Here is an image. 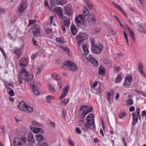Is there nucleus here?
Segmentation results:
<instances>
[{
	"mask_svg": "<svg viewBox=\"0 0 146 146\" xmlns=\"http://www.w3.org/2000/svg\"><path fill=\"white\" fill-rule=\"evenodd\" d=\"M87 121L85 124V127L87 129H90L94 128L95 126L94 115L92 113L89 114L86 117Z\"/></svg>",
	"mask_w": 146,
	"mask_h": 146,
	"instance_id": "nucleus-1",
	"label": "nucleus"
},
{
	"mask_svg": "<svg viewBox=\"0 0 146 146\" xmlns=\"http://www.w3.org/2000/svg\"><path fill=\"white\" fill-rule=\"evenodd\" d=\"M62 67L65 69H66L68 68L70 70L72 71H75L77 70L76 66L74 62H71L70 60L65 61L64 62Z\"/></svg>",
	"mask_w": 146,
	"mask_h": 146,
	"instance_id": "nucleus-2",
	"label": "nucleus"
},
{
	"mask_svg": "<svg viewBox=\"0 0 146 146\" xmlns=\"http://www.w3.org/2000/svg\"><path fill=\"white\" fill-rule=\"evenodd\" d=\"M18 108L20 110L27 111L28 112H31L33 111V109L32 107H31L23 102H21L19 103Z\"/></svg>",
	"mask_w": 146,
	"mask_h": 146,
	"instance_id": "nucleus-3",
	"label": "nucleus"
},
{
	"mask_svg": "<svg viewBox=\"0 0 146 146\" xmlns=\"http://www.w3.org/2000/svg\"><path fill=\"white\" fill-rule=\"evenodd\" d=\"M88 36L86 33H84L82 32H80L76 36V39L77 40L78 45L79 46H81L83 43V42Z\"/></svg>",
	"mask_w": 146,
	"mask_h": 146,
	"instance_id": "nucleus-4",
	"label": "nucleus"
},
{
	"mask_svg": "<svg viewBox=\"0 0 146 146\" xmlns=\"http://www.w3.org/2000/svg\"><path fill=\"white\" fill-rule=\"evenodd\" d=\"M92 109L91 107H88V106L82 105L80 107L79 113H81L86 116L88 113L92 111Z\"/></svg>",
	"mask_w": 146,
	"mask_h": 146,
	"instance_id": "nucleus-5",
	"label": "nucleus"
},
{
	"mask_svg": "<svg viewBox=\"0 0 146 146\" xmlns=\"http://www.w3.org/2000/svg\"><path fill=\"white\" fill-rule=\"evenodd\" d=\"M103 48V46L101 44L99 46H96L95 44L92 45V49L93 52L96 54H99L101 53L102 51Z\"/></svg>",
	"mask_w": 146,
	"mask_h": 146,
	"instance_id": "nucleus-6",
	"label": "nucleus"
},
{
	"mask_svg": "<svg viewBox=\"0 0 146 146\" xmlns=\"http://www.w3.org/2000/svg\"><path fill=\"white\" fill-rule=\"evenodd\" d=\"M40 28L38 27L36 24H35L34 25V28L33 29V33L34 36L35 37H37L40 34Z\"/></svg>",
	"mask_w": 146,
	"mask_h": 146,
	"instance_id": "nucleus-7",
	"label": "nucleus"
},
{
	"mask_svg": "<svg viewBox=\"0 0 146 146\" xmlns=\"http://www.w3.org/2000/svg\"><path fill=\"white\" fill-rule=\"evenodd\" d=\"M52 5H63L66 2V0H50Z\"/></svg>",
	"mask_w": 146,
	"mask_h": 146,
	"instance_id": "nucleus-8",
	"label": "nucleus"
},
{
	"mask_svg": "<svg viewBox=\"0 0 146 146\" xmlns=\"http://www.w3.org/2000/svg\"><path fill=\"white\" fill-rule=\"evenodd\" d=\"M88 21L90 25L94 24L96 21V19L94 15L92 13L89 14L88 16Z\"/></svg>",
	"mask_w": 146,
	"mask_h": 146,
	"instance_id": "nucleus-9",
	"label": "nucleus"
},
{
	"mask_svg": "<svg viewBox=\"0 0 146 146\" xmlns=\"http://www.w3.org/2000/svg\"><path fill=\"white\" fill-rule=\"evenodd\" d=\"M72 6L70 4H68L64 7L65 13L69 16L71 15L72 13Z\"/></svg>",
	"mask_w": 146,
	"mask_h": 146,
	"instance_id": "nucleus-10",
	"label": "nucleus"
},
{
	"mask_svg": "<svg viewBox=\"0 0 146 146\" xmlns=\"http://www.w3.org/2000/svg\"><path fill=\"white\" fill-rule=\"evenodd\" d=\"M84 18V17L83 15H78L75 18L76 23L78 25L81 24L82 22H83Z\"/></svg>",
	"mask_w": 146,
	"mask_h": 146,
	"instance_id": "nucleus-11",
	"label": "nucleus"
},
{
	"mask_svg": "<svg viewBox=\"0 0 146 146\" xmlns=\"http://www.w3.org/2000/svg\"><path fill=\"white\" fill-rule=\"evenodd\" d=\"M33 77L32 75L30 74L29 73H28L26 75H25V76H23L22 78L27 82H30L33 80Z\"/></svg>",
	"mask_w": 146,
	"mask_h": 146,
	"instance_id": "nucleus-12",
	"label": "nucleus"
},
{
	"mask_svg": "<svg viewBox=\"0 0 146 146\" xmlns=\"http://www.w3.org/2000/svg\"><path fill=\"white\" fill-rule=\"evenodd\" d=\"M29 127L31 129H33V131L35 133L37 134L38 133H43V130L41 128L35 127H31V125H30Z\"/></svg>",
	"mask_w": 146,
	"mask_h": 146,
	"instance_id": "nucleus-13",
	"label": "nucleus"
},
{
	"mask_svg": "<svg viewBox=\"0 0 146 146\" xmlns=\"http://www.w3.org/2000/svg\"><path fill=\"white\" fill-rule=\"evenodd\" d=\"M13 143L14 146H22L21 139L18 137L14 138Z\"/></svg>",
	"mask_w": 146,
	"mask_h": 146,
	"instance_id": "nucleus-14",
	"label": "nucleus"
},
{
	"mask_svg": "<svg viewBox=\"0 0 146 146\" xmlns=\"http://www.w3.org/2000/svg\"><path fill=\"white\" fill-rule=\"evenodd\" d=\"M27 139L28 141L32 143H34L36 141L34 139L33 135L32 133L28 134L27 137Z\"/></svg>",
	"mask_w": 146,
	"mask_h": 146,
	"instance_id": "nucleus-15",
	"label": "nucleus"
},
{
	"mask_svg": "<svg viewBox=\"0 0 146 146\" xmlns=\"http://www.w3.org/2000/svg\"><path fill=\"white\" fill-rule=\"evenodd\" d=\"M13 52L17 55V58H19L21 56L22 53V50L21 49L16 48L14 49Z\"/></svg>",
	"mask_w": 146,
	"mask_h": 146,
	"instance_id": "nucleus-16",
	"label": "nucleus"
},
{
	"mask_svg": "<svg viewBox=\"0 0 146 146\" xmlns=\"http://www.w3.org/2000/svg\"><path fill=\"white\" fill-rule=\"evenodd\" d=\"M27 5V3L26 2H24L21 3L19 5L20 7L19 8V11L22 13L25 11Z\"/></svg>",
	"mask_w": 146,
	"mask_h": 146,
	"instance_id": "nucleus-17",
	"label": "nucleus"
},
{
	"mask_svg": "<svg viewBox=\"0 0 146 146\" xmlns=\"http://www.w3.org/2000/svg\"><path fill=\"white\" fill-rule=\"evenodd\" d=\"M20 66H26L28 64V62L25 58H22L19 61Z\"/></svg>",
	"mask_w": 146,
	"mask_h": 146,
	"instance_id": "nucleus-18",
	"label": "nucleus"
},
{
	"mask_svg": "<svg viewBox=\"0 0 146 146\" xmlns=\"http://www.w3.org/2000/svg\"><path fill=\"white\" fill-rule=\"evenodd\" d=\"M138 116L135 113H133V122L132 123L133 125H135L136 123L137 122Z\"/></svg>",
	"mask_w": 146,
	"mask_h": 146,
	"instance_id": "nucleus-19",
	"label": "nucleus"
},
{
	"mask_svg": "<svg viewBox=\"0 0 146 146\" xmlns=\"http://www.w3.org/2000/svg\"><path fill=\"white\" fill-rule=\"evenodd\" d=\"M63 18V22L64 25L67 27H69L70 23V20L64 17Z\"/></svg>",
	"mask_w": 146,
	"mask_h": 146,
	"instance_id": "nucleus-20",
	"label": "nucleus"
},
{
	"mask_svg": "<svg viewBox=\"0 0 146 146\" xmlns=\"http://www.w3.org/2000/svg\"><path fill=\"white\" fill-rule=\"evenodd\" d=\"M79 115L80 117V120L79 121L78 123L79 125H82L84 122V119L86 116L81 113H79Z\"/></svg>",
	"mask_w": 146,
	"mask_h": 146,
	"instance_id": "nucleus-21",
	"label": "nucleus"
},
{
	"mask_svg": "<svg viewBox=\"0 0 146 146\" xmlns=\"http://www.w3.org/2000/svg\"><path fill=\"white\" fill-rule=\"evenodd\" d=\"M70 30L72 34L74 35H76L77 32V28L73 25H71Z\"/></svg>",
	"mask_w": 146,
	"mask_h": 146,
	"instance_id": "nucleus-22",
	"label": "nucleus"
},
{
	"mask_svg": "<svg viewBox=\"0 0 146 146\" xmlns=\"http://www.w3.org/2000/svg\"><path fill=\"white\" fill-rule=\"evenodd\" d=\"M113 93L111 92L108 93L107 96L106 98L108 101L109 102L110 101L111 99L113 98Z\"/></svg>",
	"mask_w": 146,
	"mask_h": 146,
	"instance_id": "nucleus-23",
	"label": "nucleus"
},
{
	"mask_svg": "<svg viewBox=\"0 0 146 146\" xmlns=\"http://www.w3.org/2000/svg\"><path fill=\"white\" fill-rule=\"evenodd\" d=\"M36 140L38 142H40L43 139V137L40 134H37L35 135Z\"/></svg>",
	"mask_w": 146,
	"mask_h": 146,
	"instance_id": "nucleus-24",
	"label": "nucleus"
},
{
	"mask_svg": "<svg viewBox=\"0 0 146 146\" xmlns=\"http://www.w3.org/2000/svg\"><path fill=\"white\" fill-rule=\"evenodd\" d=\"M69 100L68 98L61 99L60 103L62 105H66L69 102Z\"/></svg>",
	"mask_w": 146,
	"mask_h": 146,
	"instance_id": "nucleus-25",
	"label": "nucleus"
},
{
	"mask_svg": "<svg viewBox=\"0 0 146 146\" xmlns=\"http://www.w3.org/2000/svg\"><path fill=\"white\" fill-rule=\"evenodd\" d=\"M82 48L85 54H87L89 53V51L86 44H84L82 46Z\"/></svg>",
	"mask_w": 146,
	"mask_h": 146,
	"instance_id": "nucleus-26",
	"label": "nucleus"
},
{
	"mask_svg": "<svg viewBox=\"0 0 146 146\" xmlns=\"http://www.w3.org/2000/svg\"><path fill=\"white\" fill-rule=\"evenodd\" d=\"M20 73L21 74V76L22 78L23 77V76H25L28 73L26 71V70L25 68H23L22 70L20 71Z\"/></svg>",
	"mask_w": 146,
	"mask_h": 146,
	"instance_id": "nucleus-27",
	"label": "nucleus"
},
{
	"mask_svg": "<svg viewBox=\"0 0 146 146\" xmlns=\"http://www.w3.org/2000/svg\"><path fill=\"white\" fill-rule=\"evenodd\" d=\"M90 62L96 66H97L99 64L98 61L94 58L92 59Z\"/></svg>",
	"mask_w": 146,
	"mask_h": 146,
	"instance_id": "nucleus-28",
	"label": "nucleus"
},
{
	"mask_svg": "<svg viewBox=\"0 0 146 146\" xmlns=\"http://www.w3.org/2000/svg\"><path fill=\"white\" fill-rule=\"evenodd\" d=\"M104 69L103 66H101L99 68V71L98 73L100 74H104Z\"/></svg>",
	"mask_w": 146,
	"mask_h": 146,
	"instance_id": "nucleus-29",
	"label": "nucleus"
},
{
	"mask_svg": "<svg viewBox=\"0 0 146 146\" xmlns=\"http://www.w3.org/2000/svg\"><path fill=\"white\" fill-rule=\"evenodd\" d=\"M132 79V78L131 76L130 75H129L125 77V81L126 80V81L131 82Z\"/></svg>",
	"mask_w": 146,
	"mask_h": 146,
	"instance_id": "nucleus-30",
	"label": "nucleus"
},
{
	"mask_svg": "<svg viewBox=\"0 0 146 146\" xmlns=\"http://www.w3.org/2000/svg\"><path fill=\"white\" fill-rule=\"evenodd\" d=\"M138 29L139 31H140V32H143L144 33H145V30L142 27L141 25H139L138 26Z\"/></svg>",
	"mask_w": 146,
	"mask_h": 146,
	"instance_id": "nucleus-31",
	"label": "nucleus"
},
{
	"mask_svg": "<svg viewBox=\"0 0 146 146\" xmlns=\"http://www.w3.org/2000/svg\"><path fill=\"white\" fill-rule=\"evenodd\" d=\"M32 90L34 94L36 95H37L39 93V91L37 90L36 87H32Z\"/></svg>",
	"mask_w": 146,
	"mask_h": 146,
	"instance_id": "nucleus-32",
	"label": "nucleus"
},
{
	"mask_svg": "<svg viewBox=\"0 0 146 146\" xmlns=\"http://www.w3.org/2000/svg\"><path fill=\"white\" fill-rule=\"evenodd\" d=\"M131 84V82L126 81H124L123 86L126 87H129Z\"/></svg>",
	"mask_w": 146,
	"mask_h": 146,
	"instance_id": "nucleus-33",
	"label": "nucleus"
},
{
	"mask_svg": "<svg viewBox=\"0 0 146 146\" xmlns=\"http://www.w3.org/2000/svg\"><path fill=\"white\" fill-rule=\"evenodd\" d=\"M32 125L35 126H38L39 127H41V125L40 123L35 121H33Z\"/></svg>",
	"mask_w": 146,
	"mask_h": 146,
	"instance_id": "nucleus-34",
	"label": "nucleus"
},
{
	"mask_svg": "<svg viewBox=\"0 0 146 146\" xmlns=\"http://www.w3.org/2000/svg\"><path fill=\"white\" fill-rule=\"evenodd\" d=\"M52 77L53 79L55 80H60L61 79L60 77H58L57 75L54 74H52Z\"/></svg>",
	"mask_w": 146,
	"mask_h": 146,
	"instance_id": "nucleus-35",
	"label": "nucleus"
},
{
	"mask_svg": "<svg viewBox=\"0 0 146 146\" xmlns=\"http://www.w3.org/2000/svg\"><path fill=\"white\" fill-rule=\"evenodd\" d=\"M95 91H96V93L98 94L102 92V89L101 87H99L98 88H97L96 90H95Z\"/></svg>",
	"mask_w": 146,
	"mask_h": 146,
	"instance_id": "nucleus-36",
	"label": "nucleus"
},
{
	"mask_svg": "<svg viewBox=\"0 0 146 146\" xmlns=\"http://www.w3.org/2000/svg\"><path fill=\"white\" fill-rule=\"evenodd\" d=\"M48 88L51 92H53L55 90L54 86L49 84Z\"/></svg>",
	"mask_w": 146,
	"mask_h": 146,
	"instance_id": "nucleus-37",
	"label": "nucleus"
},
{
	"mask_svg": "<svg viewBox=\"0 0 146 146\" xmlns=\"http://www.w3.org/2000/svg\"><path fill=\"white\" fill-rule=\"evenodd\" d=\"M121 80V76L120 75H118L116 80L115 81V82L116 83L119 82Z\"/></svg>",
	"mask_w": 146,
	"mask_h": 146,
	"instance_id": "nucleus-38",
	"label": "nucleus"
},
{
	"mask_svg": "<svg viewBox=\"0 0 146 146\" xmlns=\"http://www.w3.org/2000/svg\"><path fill=\"white\" fill-rule=\"evenodd\" d=\"M126 115V114L125 113H120L119 114V118L121 119H122L123 117H125Z\"/></svg>",
	"mask_w": 146,
	"mask_h": 146,
	"instance_id": "nucleus-39",
	"label": "nucleus"
},
{
	"mask_svg": "<svg viewBox=\"0 0 146 146\" xmlns=\"http://www.w3.org/2000/svg\"><path fill=\"white\" fill-rule=\"evenodd\" d=\"M52 96H48L46 97V101H48L49 104H50L51 103V98Z\"/></svg>",
	"mask_w": 146,
	"mask_h": 146,
	"instance_id": "nucleus-40",
	"label": "nucleus"
},
{
	"mask_svg": "<svg viewBox=\"0 0 146 146\" xmlns=\"http://www.w3.org/2000/svg\"><path fill=\"white\" fill-rule=\"evenodd\" d=\"M127 104L129 105H132L133 104V100L132 99L129 98L127 101Z\"/></svg>",
	"mask_w": 146,
	"mask_h": 146,
	"instance_id": "nucleus-41",
	"label": "nucleus"
},
{
	"mask_svg": "<svg viewBox=\"0 0 146 146\" xmlns=\"http://www.w3.org/2000/svg\"><path fill=\"white\" fill-rule=\"evenodd\" d=\"M143 66L142 64L141 63H139L138 66V68L139 71L143 70Z\"/></svg>",
	"mask_w": 146,
	"mask_h": 146,
	"instance_id": "nucleus-42",
	"label": "nucleus"
},
{
	"mask_svg": "<svg viewBox=\"0 0 146 146\" xmlns=\"http://www.w3.org/2000/svg\"><path fill=\"white\" fill-rule=\"evenodd\" d=\"M69 90V86H66L63 89V91L64 92L66 93Z\"/></svg>",
	"mask_w": 146,
	"mask_h": 146,
	"instance_id": "nucleus-43",
	"label": "nucleus"
},
{
	"mask_svg": "<svg viewBox=\"0 0 146 146\" xmlns=\"http://www.w3.org/2000/svg\"><path fill=\"white\" fill-rule=\"evenodd\" d=\"M136 113H135L138 116L139 119H140V115H139L140 109L139 108H137L136 109Z\"/></svg>",
	"mask_w": 146,
	"mask_h": 146,
	"instance_id": "nucleus-44",
	"label": "nucleus"
},
{
	"mask_svg": "<svg viewBox=\"0 0 146 146\" xmlns=\"http://www.w3.org/2000/svg\"><path fill=\"white\" fill-rule=\"evenodd\" d=\"M36 21L35 20L30 19L29 20V24H31V25L35 23Z\"/></svg>",
	"mask_w": 146,
	"mask_h": 146,
	"instance_id": "nucleus-45",
	"label": "nucleus"
},
{
	"mask_svg": "<svg viewBox=\"0 0 146 146\" xmlns=\"http://www.w3.org/2000/svg\"><path fill=\"white\" fill-rule=\"evenodd\" d=\"M120 68L117 66H116L114 67V70L116 71L117 72H118L120 70Z\"/></svg>",
	"mask_w": 146,
	"mask_h": 146,
	"instance_id": "nucleus-46",
	"label": "nucleus"
},
{
	"mask_svg": "<svg viewBox=\"0 0 146 146\" xmlns=\"http://www.w3.org/2000/svg\"><path fill=\"white\" fill-rule=\"evenodd\" d=\"M92 55L90 54H89V56L87 58V59L89 61H90V60H91L93 58Z\"/></svg>",
	"mask_w": 146,
	"mask_h": 146,
	"instance_id": "nucleus-47",
	"label": "nucleus"
},
{
	"mask_svg": "<svg viewBox=\"0 0 146 146\" xmlns=\"http://www.w3.org/2000/svg\"><path fill=\"white\" fill-rule=\"evenodd\" d=\"M56 41L57 42H58L60 44H61L62 43V39L60 38H58L56 39Z\"/></svg>",
	"mask_w": 146,
	"mask_h": 146,
	"instance_id": "nucleus-48",
	"label": "nucleus"
},
{
	"mask_svg": "<svg viewBox=\"0 0 146 146\" xmlns=\"http://www.w3.org/2000/svg\"><path fill=\"white\" fill-rule=\"evenodd\" d=\"M98 84V82L97 81L95 82L93 85H91L92 87L93 88H94Z\"/></svg>",
	"mask_w": 146,
	"mask_h": 146,
	"instance_id": "nucleus-49",
	"label": "nucleus"
},
{
	"mask_svg": "<svg viewBox=\"0 0 146 146\" xmlns=\"http://www.w3.org/2000/svg\"><path fill=\"white\" fill-rule=\"evenodd\" d=\"M52 30L50 29L47 28L46 31V33L47 35L49 34L51 32Z\"/></svg>",
	"mask_w": 146,
	"mask_h": 146,
	"instance_id": "nucleus-50",
	"label": "nucleus"
},
{
	"mask_svg": "<svg viewBox=\"0 0 146 146\" xmlns=\"http://www.w3.org/2000/svg\"><path fill=\"white\" fill-rule=\"evenodd\" d=\"M76 132L78 134H81V131L80 129L78 127H77L76 128Z\"/></svg>",
	"mask_w": 146,
	"mask_h": 146,
	"instance_id": "nucleus-51",
	"label": "nucleus"
},
{
	"mask_svg": "<svg viewBox=\"0 0 146 146\" xmlns=\"http://www.w3.org/2000/svg\"><path fill=\"white\" fill-rule=\"evenodd\" d=\"M58 15L60 16L62 18H63L64 17V16L63 15V14L62 13V11L59 10V11H58Z\"/></svg>",
	"mask_w": 146,
	"mask_h": 146,
	"instance_id": "nucleus-52",
	"label": "nucleus"
},
{
	"mask_svg": "<svg viewBox=\"0 0 146 146\" xmlns=\"http://www.w3.org/2000/svg\"><path fill=\"white\" fill-rule=\"evenodd\" d=\"M4 10L3 9L0 8V16L4 13Z\"/></svg>",
	"mask_w": 146,
	"mask_h": 146,
	"instance_id": "nucleus-53",
	"label": "nucleus"
},
{
	"mask_svg": "<svg viewBox=\"0 0 146 146\" xmlns=\"http://www.w3.org/2000/svg\"><path fill=\"white\" fill-rule=\"evenodd\" d=\"M127 29L128 30V31L129 32V33L130 35L134 33L133 31L132 30H131L130 29L129 27H128Z\"/></svg>",
	"mask_w": 146,
	"mask_h": 146,
	"instance_id": "nucleus-54",
	"label": "nucleus"
},
{
	"mask_svg": "<svg viewBox=\"0 0 146 146\" xmlns=\"http://www.w3.org/2000/svg\"><path fill=\"white\" fill-rule=\"evenodd\" d=\"M62 31L64 32V33H66V29L65 26L64 25H62Z\"/></svg>",
	"mask_w": 146,
	"mask_h": 146,
	"instance_id": "nucleus-55",
	"label": "nucleus"
},
{
	"mask_svg": "<svg viewBox=\"0 0 146 146\" xmlns=\"http://www.w3.org/2000/svg\"><path fill=\"white\" fill-rule=\"evenodd\" d=\"M9 94L11 96H13L14 95V92L13 90H11L9 92Z\"/></svg>",
	"mask_w": 146,
	"mask_h": 146,
	"instance_id": "nucleus-56",
	"label": "nucleus"
},
{
	"mask_svg": "<svg viewBox=\"0 0 146 146\" xmlns=\"http://www.w3.org/2000/svg\"><path fill=\"white\" fill-rule=\"evenodd\" d=\"M68 141L69 143L71 145L74 144L73 141L71 140L70 137H68Z\"/></svg>",
	"mask_w": 146,
	"mask_h": 146,
	"instance_id": "nucleus-57",
	"label": "nucleus"
},
{
	"mask_svg": "<svg viewBox=\"0 0 146 146\" xmlns=\"http://www.w3.org/2000/svg\"><path fill=\"white\" fill-rule=\"evenodd\" d=\"M0 51L1 52L3 55L4 56V57L5 56H6V55H5V51H4V50H3V49L1 48H0Z\"/></svg>",
	"mask_w": 146,
	"mask_h": 146,
	"instance_id": "nucleus-58",
	"label": "nucleus"
},
{
	"mask_svg": "<svg viewBox=\"0 0 146 146\" xmlns=\"http://www.w3.org/2000/svg\"><path fill=\"white\" fill-rule=\"evenodd\" d=\"M66 93L65 92L62 94L60 97V99H63V98L65 97L66 95Z\"/></svg>",
	"mask_w": 146,
	"mask_h": 146,
	"instance_id": "nucleus-59",
	"label": "nucleus"
},
{
	"mask_svg": "<svg viewBox=\"0 0 146 146\" xmlns=\"http://www.w3.org/2000/svg\"><path fill=\"white\" fill-rule=\"evenodd\" d=\"M131 37L132 38L133 42L135 41V36L134 33L130 35Z\"/></svg>",
	"mask_w": 146,
	"mask_h": 146,
	"instance_id": "nucleus-60",
	"label": "nucleus"
},
{
	"mask_svg": "<svg viewBox=\"0 0 146 146\" xmlns=\"http://www.w3.org/2000/svg\"><path fill=\"white\" fill-rule=\"evenodd\" d=\"M39 146H48V145L46 142H44L43 143L40 145Z\"/></svg>",
	"mask_w": 146,
	"mask_h": 146,
	"instance_id": "nucleus-61",
	"label": "nucleus"
},
{
	"mask_svg": "<svg viewBox=\"0 0 146 146\" xmlns=\"http://www.w3.org/2000/svg\"><path fill=\"white\" fill-rule=\"evenodd\" d=\"M88 8L90 9H92L93 8V5L92 3H90L89 5Z\"/></svg>",
	"mask_w": 146,
	"mask_h": 146,
	"instance_id": "nucleus-62",
	"label": "nucleus"
},
{
	"mask_svg": "<svg viewBox=\"0 0 146 146\" xmlns=\"http://www.w3.org/2000/svg\"><path fill=\"white\" fill-rule=\"evenodd\" d=\"M63 50L67 52H68L70 51L69 49L66 46L63 48Z\"/></svg>",
	"mask_w": 146,
	"mask_h": 146,
	"instance_id": "nucleus-63",
	"label": "nucleus"
},
{
	"mask_svg": "<svg viewBox=\"0 0 146 146\" xmlns=\"http://www.w3.org/2000/svg\"><path fill=\"white\" fill-rule=\"evenodd\" d=\"M55 10L56 11V12L57 13L59 11V10L61 11L62 10L61 8L60 7H56L55 8Z\"/></svg>",
	"mask_w": 146,
	"mask_h": 146,
	"instance_id": "nucleus-64",
	"label": "nucleus"
}]
</instances>
